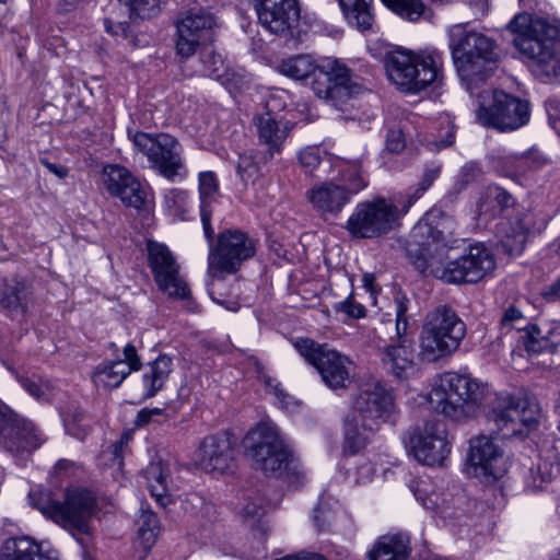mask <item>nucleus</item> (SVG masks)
Wrapping results in <instances>:
<instances>
[{
  "instance_id": "nucleus-1",
  "label": "nucleus",
  "mask_w": 560,
  "mask_h": 560,
  "mask_svg": "<svg viewBox=\"0 0 560 560\" xmlns=\"http://www.w3.org/2000/svg\"><path fill=\"white\" fill-rule=\"evenodd\" d=\"M455 221L439 208L431 209L410 233V244L421 262L418 268L445 283H476L495 268L493 255L482 244L470 246L460 257L448 260L453 248L448 236Z\"/></svg>"
},
{
  "instance_id": "nucleus-2",
  "label": "nucleus",
  "mask_w": 560,
  "mask_h": 560,
  "mask_svg": "<svg viewBox=\"0 0 560 560\" xmlns=\"http://www.w3.org/2000/svg\"><path fill=\"white\" fill-rule=\"evenodd\" d=\"M513 45L528 60L532 72L539 78L560 75V26L521 13L509 23Z\"/></svg>"
},
{
  "instance_id": "nucleus-3",
  "label": "nucleus",
  "mask_w": 560,
  "mask_h": 560,
  "mask_svg": "<svg viewBox=\"0 0 560 560\" xmlns=\"http://www.w3.org/2000/svg\"><path fill=\"white\" fill-rule=\"evenodd\" d=\"M450 46L458 74L470 94L493 74L499 63L494 39L477 31H468L465 24L453 25Z\"/></svg>"
},
{
  "instance_id": "nucleus-4",
  "label": "nucleus",
  "mask_w": 560,
  "mask_h": 560,
  "mask_svg": "<svg viewBox=\"0 0 560 560\" xmlns=\"http://www.w3.org/2000/svg\"><path fill=\"white\" fill-rule=\"evenodd\" d=\"M490 395L487 384L467 374L446 372L439 375L430 390L431 408L453 421L477 417Z\"/></svg>"
},
{
  "instance_id": "nucleus-5",
  "label": "nucleus",
  "mask_w": 560,
  "mask_h": 560,
  "mask_svg": "<svg viewBox=\"0 0 560 560\" xmlns=\"http://www.w3.org/2000/svg\"><path fill=\"white\" fill-rule=\"evenodd\" d=\"M392 409L393 397L384 386L376 383L363 388L354 397L351 412L345 420V452L353 455L364 448Z\"/></svg>"
},
{
  "instance_id": "nucleus-6",
  "label": "nucleus",
  "mask_w": 560,
  "mask_h": 560,
  "mask_svg": "<svg viewBox=\"0 0 560 560\" xmlns=\"http://www.w3.org/2000/svg\"><path fill=\"white\" fill-rule=\"evenodd\" d=\"M30 501L43 515L70 532L82 547L89 545V522L95 508V500L90 491L69 489L63 502L55 500L47 490L32 491Z\"/></svg>"
},
{
  "instance_id": "nucleus-7",
  "label": "nucleus",
  "mask_w": 560,
  "mask_h": 560,
  "mask_svg": "<svg viewBox=\"0 0 560 560\" xmlns=\"http://www.w3.org/2000/svg\"><path fill=\"white\" fill-rule=\"evenodd\" d=\"M384 63L389 81L405 93L417 94L442 79L443 60L435 50H392Z\"/></svg>"
},
{
  "instance_id": "nucleus-8",
  "label": "nucleus",
  "mask_w": 560,
  "mask_h": 560,
  "mask_svg": "<svg viewBox=\"0 0 560 560\" xmlns=\"http://www.w3.org/2000/svg\"><path fill=\"white\" fill-rule=\"evenodd\" d=\"M466 335V325L447 305H439L425 315L419 335V357L428 363L451 357Z\"/></svg>"
},
{
  "instance_id": "nucleus-9",
  "label": "nucleus",
  "mask_w": 560,
  "mask_h": 560,
  "mask_svg": "<svg viewBox=\"0 0 560 560\" xmlns=\"http://www.w3.org/2000/svg\"><path fill=\"white\" fill-rule=\"evenodd\" d=\"M247 439L250 441V457L256 469L276 478L299 475L298 460L269 418L261 419L250 429Z\"/></svg>"
},
{
  "instance_id": "nucleus-10",
  "label": "nucleus",
  "mask_w": 560,
  "mask_h": 560,
  "mask_svg": "<svg viewBox=\"0 0 560 560\" xmlns=\"http://www.w3.org/2000/svg\"><path fill=\"white\" fill-rule=\"evenodd\" d=\"M471 95L478 103L477 119L486 127L512 131L529 120L528 103L502 90L478 89Z\"/></svg>"
},
{
  "instance_id": "nucleus-11",
  "label": "nucleus",
  "mask_w": 560,
  "mask_h": 560,
  "mask_svg": "<svg viewBox=\"0 0 560 560\" xmlns=\"http://www.w3.org/2000/svg\"><path fill=\"white\" fill-rule=\"evenodd\" d=\"M540 409L535 398L526 394H506L495 398L488 418L503 438L522 435L533 430Z\"/></svg>"
},
{
  "instance_id": "nucleus-12",
  "label": "nucleus",
  "mask_w": 560,
  "mask_h": 560,
  "mask_svg": "<svg viewBox=\"0 0 560 560\" xmlns=\"http://www.w3.org/2000/svg\"><path fill=\"white\" fill-rule=\"evenodd\" d=\"M395 337L390 342L380 347V359L383 368L397 380H407L416 371L415 349L412 340L406 336L408 328L407 298H396Z\"/></svg>"
},
{
  "instance_id": "nucleus-13",
  "label": "nucleus",
  "mask_w": 560,
  "mask_h": 560,
  "mask_svg": "<svg viewBox=\"0 0 560 560\" xmlns=\"http://www.w3.org/2000/svg\"><path fill=\"white\" fill-rule=\"evenodd\" d=\"M132 143L135 150L147 156L150 166L165 178L175 179L186 175L183 148L173 136L163 132H137Z\"/></svg>"
},
{
  "instance_id": "nucleus-14",
  "label": "nucleus",
  "mask_w": 560,
  "mask_h": 560,
  "mask_svg": "<svg viewBox=\"0 0 560 560\" xmlns=\"http://www.w3.org/2000/svg\"><path fill=\"white\" fill-rule=\"evenodd\" d=\"M406 447L413 457L427 466H442L452 448V439L442 420L431 419L409 429Z\"/></svg>"
},
{
  "instance_id": "nucleus-15",
  "label": "nucleus",
  "mask_w": 560,
  "mask_h": 560,
  "mask_svg": "<svg viewBox=\"0 0 560 560\" xmlns=\"http://www.w3.org/2000/svg\"><path fill=\"white\" fill-rule=\"evenodd\" d=\"M294 347L307 362L316 368L329 388H346L350 383L352 362L348 357L307 338L298 339Z\"/></svg>"
},
{
  "instance_id": "nucleus-16",
  "label": "nucleus",
  "mask_w": 560,
  "mask_h": 560,
  "mask_svg": "<svg viewBox=\"0 0 560 560\" xmlns=\"http://www.w3.org/2000/svg\"><path fill=\"white\" fill-rule=\"evenodd\" d=\"M398 218L397 205L378 197L355 207L347 221V230L358 238L378 237L392 231Z\"/></svg>"
},
{
  "instance_id": "nucleus-17",
  "label": "nucleus",
  "mask_w": 560,
  "mask_h": 560,
  "mask_svg": "<svg viewBox=\"0 0 560 560\" xmlns=\"http://www.w3.org/2000/svg\"><path fill=\"white\" fill-rule=\"evenodd\" d=\"M43 443L42 432L0 400V448L23 458Z\"/></svg>"
},
{
  "instance_id": "nucleus-18",
  "label": "nucleus",
  "mask_w": 560,
  "mask_h": 560,
  "mask_svg": "<svg viewBox=\"0 0 560 560\" xmlns=\"http://www.w3.org/2000/svg\"><path fill=\"white\" fill-rule=\"evenodd\" d=\"M312 88L317 97L339 110L352 106L351 101L362 92V86L352 81L349 69L337 60H329L327 70H320Z\"/></svg>"
},
{
  "instance_id": "nucleus-19",
  "label": "nucleus",
  "mask_w": 560,
  "mask_h": 560,
  "mask_svg": "<svg viewBox=\"0 0 560 560\" xmlns=\"http://www.w3.org/2000/svg\"><path fill=\"white\" fill-rule=\"evenodd\" d=\"M342 179L348 186L335 183H323L307 191V198L313 207L324 214L337 215L350 201L353 194L362 190L366 183L360 173V164L357 161L349 163L342 171Z\"/></svg>"
},
{
  "instance_id": "nucleus-20",
  "label": "nucleus",
  "mask_w": 560,
  "mask_h": 560,
  "mask_svg": "<svg viewBox=\"0 0 560 560\" xmlns=\"http://www.w3.org/2000/svg\"><path fill=\"white\" fill-rule=\"evenodd\" d=\"M148 261L159 289L170 298L185 300L190 290L179 273V265L171 250L161 243L148 242Z\"/></svg>"
},
{
  "instance_id": "nucleus-21",
  "label": "nucleus",
  "mask_w": 560,
  "mask_h": 560,
  "mask_svg": "<svg viewBox=\"0 0 560 560\" xmlns=\"http://www.w3.org/2000/svg\"><path fill=\"white\" fill-rule=\"evenodd\" d=\"M215 24V16L197 3L183 9L176 23L177 54L185 58L194 55L201 39L206 38Z\"/></svg>"
},
{
  "instance_id": "nucleus-22",
  "label": "nucleus",
  "mask_w": 560,
  "mask_h": 560,
  "mask_svg": "<svg viewBox=\"0 0 560 560\" xmlns=\"http://www.w3.org/2000/svg\"><path fill=\"white\" fill-rule=\"evenodd\" d=\"M261 27L277 36H288L299 24V0H250Z\"/></svg>"
},
{
  "instance_id": "nucleus-23",
  "label": "nucleus",
  "mask_w": 560,
  "mask_h": 560,
  "mask_svg": "<svg viewBox=\"0 0 560 560\" xmlns=\"http://www.w3.org/2000/svg\"><path fill=\"white\" fill-rule=\"evenodd\" d=\"M468 460L474 475L488 481L502 478L509 469V460L502 448L487 435L470 440Z\"/></svg>"
},
{
  "instance_id": "nucleus-24",
  "label": "nucleus",
  "mask_w": 560,
  "mask_h": 560,
  "mask_svg": "<svg viewBox=\"0 0 560 560\" xmlns=\"http://www.w3.org/2000/svg\"><path fill=\"white\" fill-rule=\"evenodd\" d=\"M245 258V234L238 230H228L219 235L218 244L210 250L208 273L220 278L223 273L236 272Z\"/></svg>"
},
{
  "instance_id": "nucleus-25",
  "label": "nucleus",
  "mask_w": 560,
  "mask_h": 560,
  "mask_svg": "<svg viewBox=\"0 0 560 560\" xmlns=\"http://www.w3.org/2000/svg\"><path fill=\"white\" fill-rule=\"evenodd\" d=\"M236 443V436L230 431L205 438L199 447V465L207 471L223 474L231 470L235 465Z\"/></svg>"
},
{
  "instance_id": "nucleus-26",
  "label": "nucleus",
  "mask_w": 560,
  "mask_h": 560,
  "mask_svg": "<svg viewBox=\"0 0 560 560\" xmlns=\"http://www.w3.org/2000/svg\"><path fill=\"white\" fill-rule=\"evenodd\" d=\"M102 179L106 190L119 198L125 206L141 209L144 205L145 192L126 167L107 165L103 170Z\"/></svg>"
},
{
  "instance_id": "nucleus-27",
  "label": "nucleus",
  "mask_w": 560,
  "mask_h": 560,
  "mask_svg": "<svg viewBox=\"0 0 560 560\" xmlns=\"http://www.w3.org/2000/svg\"><path fill=\"white\" fill-rule=\"evenodd\" d=\"M0 560H59L55 550L43 551L28 536L10 537L0 547Z\"/></svg>"
},
{
  "instance_id": "nucleus-28",
  "label": "nucleus",
  "mask_w": 560,
  "mask_h": 560,
  "mask_svg": "<svg viewBox=\"0 0 560 560\" xmlns=\"http://www.w3.org/2000/svg\"><path fill=\"white\" fill-rule=\"evenodd\" d=\"M328 61L318 65L316 60L308 54H298L283 58L277 66L279 73L295 80L303 81L308 77H313V81L317 78L320 70H327Z\"/></svg>"
},
{
  "instance_id": "nucleus-29",
  "label": "nucleus",
  "mask_w": 560,
  "mask_h": 560,
  "mask_svg": "<svg viewBox=\"0 0 560 560\" xmlns=\"http://www.w3.org/2000/svg\"><path fill=\"white\" fill-rule=\"evenodd\" d=\"M528 228L521 218L501 221L497 225V237L509 255H518L525 248Z\"/></svg>"
},
{
  "instance_id": "nucleus-30",
  "label": "nucleus",
  "mask_w": 560,
  "mask_h": 560,
  "mask_svg": "<svg viewBox=\"0 0 560 560\" xmlns=\"http://www.w3.org/2000/svg\"><path fill=\"white\" fill-rule=\"evenodd\" d=\"M254 124L256 126L259 140L269 147V154L272 156L273 151H279L281 144L288 137V124L277 120L270 112L256 116L254 118Z\"/></svg>"
},
{
  "instance_id": "nucleus-31",
  "label": "nucleus",
  "mask_w": 560,
  "mask_h": 560,
  "mask_svg": "<svg viewBox=\"0 0 560 560\" xmlns=\"http://www.w3.org/2000/svg\"><path fill=\"white\" fill-rule=\"evenodd\" d=\"M31 300V287L22 280L12 279L0 288V308L10 313H25Z\"/></svg>"
},
{
  "instance_id": "nucleus-32",
  "label": "nucleus",
  "mask_w": 560,
  "mask_h": 560,
  "mask_svg": "<svg viewBox=\"0 0 560 560\" xmlns=\"http://www.w3.org/2000/svg\"><path fill=\"white\" fill-rule=\"evenodd\" d=\"M143 477L151 495L161 506H166L170 502L168 498V465L162 460L151 462L143 471Z\"/></svg>"
},
{
  "instance_id": "nucleus-33",
  "label": "nucleus",
  "mask_w": 560,
  "mask_h": 560,
  "mask_svg": "<svg viewBox=\"0 0 560 560\" xmlns=\"http://www.w3.org/2000/svg\"><path fill=\"white\" fill-rule=\"evenodd\" d=\"M173 370V360L166 354L159 355L147 365L143 374V384L148 392L147 397H153L161 390Z\"/></svg>"
},
{
  "instance_id": "nucleus-34",
  "label": "nucleus",
  "mask_w": 560,
  "mask_h": 560,
  "mask_svg": "<svg viewBox=\"0 0 560 560\" xmlns=\"http://www.w3.org/2000/svg\"><path fill=\"white\" fill-rule=\"evenodd\" d=\"M408 556V541L396 535L381 537L369 552L370 560H406Z\"/></svg>"
},
{
  "instance_id": "nucleus-35",
  "label": "nucleus",
  "mask_w": 560,
  "mask_h": 560,
  "mask_svg": "<svg viewBox=\"0 0 560 560\" xmlns=\"http://www.w3.org/2000/svg\"><path fill=\"white\" fill-rule=\"evenodd\" d=\"M373 0H341L339 5L349 21L359 30L365 31L372 27L374 14L372 11Z\"/></svg>"
},
{
  "instance_id": "nucleus-36",
  "label": "nucleus",
  "mask_w": 560,
  "mask_h": 560,
  "mask_svg": "<svg viewBox=\"0 0 560 560\" xmlns=\"http://www.w3.org/2000/svg\"><path fill=\"white\" fill-rule=\"evenodd\" d=\"M202 65H203V74L210 77L215 80H221L222 84L226 86L229 92L234 98L242 95L241 90L236 85L235 74H232V78H229L225 72H222L224 69V62L221 55L214 52L213 50H208L202 55Z\"/></svg>"
},
{
  "instance_id": "nucleus-37",
  "label": "nucleus",
  "mask_w": 560,
  "mask_h": 560,
  "mask_svg": "<svg viewBox=\"0 0 560 560\" xmlns=\"http://www.w3.org/2000/svg\"><path fill=\"white\" fill-rule=\"evenodd\" d=\"M560 474V464L546 458L540 459L529 469L525 486L530 491L544 490Z\"/></svg>"
},
{
  "instance_id": "nucleus-38",
  "label": "nucleus",
  "mask_w": 560,
  "mask_h": 560,
  "mask_svg": "<svg viewBox=\"0 0 560 560\" xmlns=\"http://www.w3.org/2000/svg\"><path fill=\"white\" fill-rule=\"evenodd\" d=\"M137 539L147 555L158 538V517L152 511L142 510L137 518Z\"/></svg>"
},
{
  "instance_id": "nucleus-39",
  "label": "nucleus",
  "mask_w": 560,
  "mask_h": 560,
  "mask_svg": "<svg viewBox=\"0 0 560 560\" xmlns=\"http://www.w3.org/2000/svg\"><path fill=\"white\" fill-rule=\"evenodd\" d=\"M130 373V368H128L124 361L115 360L100 368L96 377L97 381L103 382L105 386L116 388Z\"/></svg>"
},
{
  "instance_id": "nucleus-40",
  "label": "nucleus",
  "mask_w": 560,
  "mask_h": 560,
  "mask_svg": "<svg viewBox=\"0 0 560 560\" xmlns=\"http://www.w3.org/2000/svg\"><path fill=\"white\" fill-rule=\"evenodd\" d=\"M382 2L394 13L410 22L418 21L427 11L422 0H382Z\"/></svg>"
},
{
  "instance_id": "nucleus-41",
  "label": "nucleus",
  "mask_w": 560,
  "mask_h": 560,
  "mask_svg": "<svg viewBox=\"0 0 560 560\" xmlns=\"http://www.w3.org/2000/svg\"><path fill=\"white\" fill-rule=\"evenodd\" d=\"M247 365H252L254 368L256 377L258 378V381H260L264 384L266 393L275 395V397L281 404L288 405L285 399L290 398V397L284 393V390L281 388L280 384L266 373L265 368L257 360V358H255V357L247 358Z\"/></svg>"
},
{
  "instance_id": "nucleus-42",
  "label": "nucleus",
  "mask_w": 560,
  "mask_h": 560,
  "mask_svg": "<svg viewBox=\"0 0 560 560\" xmlns=\"http://www.w3.org/2000/svg\"><path fill=\"white\" fill-rule=\"evenodd\" d=\"M441 174L440 165H430L424 168L423 175L418 183L416 189L408 195L407 205L404 206V211L407 212L415 201L422 197V195L432 186L434 180Z\"/></svg>"
},
{
  "instance_id": "nucleus-43",
  "label": "nucleus",
  "mask_w": 560,
  "mask_h": 560,
  "mask_svg": "<svg viewBox=\"0 0 560 560\" xmlns=\"http://www.w3.org/2000/svg\"><path fill=\"white\" fill-rule=\"evenodd\" d=\"M218 192V180L212 172H203L199 175L200 208H210Z\"/></svg>"
},
{
  "instance_id": "nucleus-44",
  "label": "nucleus",
  "mask_w": 560,
  "mask_h": 560,
  "mask_svg": "<svg viewBox=\"0 0 560 560\" xmlns=\"http://www.w3.org/2000/svg\"><path fill=\"white\" fill-rule=\"evenodd\" d=\"M65 429L79 440H84L89 433L90 427L85 421L84 415L80 411L69 413L65 419Z\"/></svg>"
},
{
  "instance_id": "nucleus-45",
  "label": "nucleus",
  "mask_w": 560,
  "mask_h": 560,
  "mask_svg": "<svg viewBox=\"0 0 560 560\" xmlns=\"http://www.w3.org/2000/svg\"><path fill=\"white\" fill-rule=\"evenodd\" d=\"M119 2L129 9L131 15L147 19L155 13L160 0H119Z\"/></svg>"
},
{
  "instance_id": "nucleus-46",
  "label": "nucleus",
  "mask_w": 560,
  "mask_h": 560,
  "mask_svg": "<svg viewBox=\"0 0 560 560\" xmlns=\"http://www.w3.org/2000/svg\"><path fill=\"white\" fill-rule=\"evenodd\" d=\"M187 192L182 189H172L165 196L168 209L173 211L174 215L180 219H184V214L187 211Z\"/></svg>"
},
{
  "instance_id": "nucleus-47",
  "label": "nucleus",
  "mask_w": 560,
  "mask_h": 560,
  "mask_svg": "<svg viewBox=\"0 0 560 560\" xmlns=\"http://www.w3.org/2000/svg\"><path fill=\"white\" fill-rule=\"evenodd\" d=\"M415 495L425 509L433 511L441 510V495L436 492H429V489L425 485H420L415 491Z\"/></svg>"
},
{
  "instance_id": "nucleus-48",
  "label": "nucleus",
  "mask_w": 560,
  "mask_h": 560,
  "mask_svg": "<svg viewBox=\"0 0 560 560\" xmlns=\"http://www.w3.org/2000/svg\"><path fill=\"white\" fill-rule=\"evenodd\" d=\"M529 154H509L502 158V165L506 172L523 173L528 167Z\"/></svg>"
},
{
  "instance_id": "nucleus-49",
  "label": "nucleus",
  "mask_w": 560,
  "mask_h": 560,
  "mask_svg": "<svg viewBox=\"0 0 560 560\" xmlns=\"http://www.w3.org/2000/svg\"><path fill=\"white\" fill-rule=\"evenodd\" d=\"M524 324L525 318L522 312L514 306L506 308L501 318L502 328L505 329L515 328L521 330Z\"/></svg>"
},
{
  "instance_id": "nucleus-50",
  "label": "nucleus",
  "mask_w": 560,
  "mask_h": 560,
  "mask_svg": "<svg viewBox=\"0 0 560 560\" xmlns=\"http://www.w3.org/2000/svg\"><path fill=\"white\" fill-rule=\"evenodd\" d=\"M337 311H340L345 314H347L351 318H362L365 316V307L355 302L352 296H349L347 300L340 302L336 306Z\"/></svg>"
},
{
  "instance_id": "nucleus-51",
  "label": "nucleus",
  "mask_w": 560,
  "mask_h": 560,
  "mask_svg": "<svg viewBox=\"0 0 560 560\" xmlns=\"http://www.w3.org/2000/svg\"><path fill=\"white\" fill-rule=\"evenodd\" d=\"M299 160L307 173H312L320 163L319 150L307 148L300 152Z\"/></svg>"
},
{
  "instance_id": "nucleus-52",
  "label": "nucleus",
  "mask_w": 560,
  "mask_h": 560,
  "mask_svg": "<svg viewBox=\"0 0 560 560\" xmlns=\"http://www.w3.org/2000/svg\"><path fill=\"white\" fill-rule=\"evenodd\" d=\"M406 145L404 133L400 129H390L386 137V148L390 152H400Z\"/></svg>"
},
{
  "instance_id": "nucleus-53",
  "label": "nucleus",
  "mask_w": 560,
  "mask_h": 560,
  "mask_svg": "<svg viewBox=\"0 0 560 560\" xmlns=\"http://www.w3.org/2000/svg\"><path fill=\"white\" fill-rule=\"evenodd\" d=\"M130 371H139L141 369V360L138 355L137 348L132 343H128L124 348V360Z\"/></svg>"
},
{
  "instance_id": "nucleus-54",
  "label": "nucleus",
  "mask_w": 560,
  "mask_h": 560,
  "mask_svg": "<svg viewBox=\"0 0 560 560\" xmlns=\"http://www.w3.org/2000/svg\"><path fill=\"white\" fill-rule=\"evenodd\" d=\"M104 26L107 33L114 36H121L122 38H128L129 25L127 22L114 23L110 19H105Z\"/></svg>"
},
{
  "instance_id": "nucleus-55",
  "label": "nucleus",
  "mask_w": 560,
  "mask_h": 560,
  "mask_svg": "<svg viewBox=\"0 0 560 560\" xmlns=\"http://www.w3.org/2000/svg\"><path fill=\"white\" fill-rule=\"evenodd\" d=\"M129 441V436L127 434H124L119 441H117L115 444H113L109 447V454L112 455V460L114 465L121 466L122 465V455L121 450L125 445H127Z\"/></svg>"
},
{
  "instance_id": "nucleus-56",
  "label": "nucleus",
  "mask_w": 560,
  "mask_h": 560,
  "mask_svg": "<svg viewBox=\"0 0 560 560\" xmlns=\"http://www.w3.org/2000/svg\"><path fill=\"white\" fill-rule=\"evenodd\" d=\"M249 515L253 517V529H255L258 535L265 536V528L261 524V517L265 515V509L262 506H258L255 512H249L247 510V523L249 522Z\"/></svg>"
},
{
  "instance_id": "nucleus-57",
  "label": "nucleus",
  "mask_w": 560,
  "mask_h": 560,
  "mask_svg": "<svg viewBox=\"0 0 560 560\" xmlns=\"http://www.w3.org/2000/svg\"><path fill=\"white\" fill-rule=\"evenodd\" d=\"M200 215H201V222L203 225L205 235H206L207 240L209 242H211L213 238V235H214V231L211 226V210H210V208H205V206H202L200 208Z\"/></svg>"
},
{
  "instance_id": "nucleus-58",
  "label": "nucleus",
  "mask_w": 560,
  "mask_h": 560,
  "mask_svg": "<svg viewBox=\"0 0 560 560\" xmlns=\"http://www.w3.org/2000/svg\"><path fill=\"white\" fill-rule=\"evenodd\" d=\"M19 382L22 387L27 390L32 396L38 398L42 395V388L38 382L27 376H20Z\"/></svg>"
},
{
  "instance_id": "nucleus-59",
  "label": "nucleus",
  "mask_w": 560,
  "mask_h": 560,
  "mask_svg": "<svg viewBox=\"0 0 560 560\" xmlns=\"http://www.w3.org/2000/svg\"><path fill=\"white\" fill-rule=\"evenodd\" d=\"M480 175V168L476 163H467L462 168V176L465 179V183H469L476 179Z\"/></svg>"
},
{
  "instance_id": "nucleus-60",
  "label": "nucleus",
  "mask_w": 560,
  "mask_h": 560,
  "mask_svg": "<svg viewBox=\"0 0 560 560\" xmlns=\"http://www.w3.org/2000/svg\"><path fill=\"white\" fill-rule=\"evenodd\" d=\"M162 410L159 408L154 409H142L138 412L137 416V424L144 425L148 424L154 416L161 415Z\"/></svg>"
},
{
  "instance_id": "nucleus-61",
  "label": "nucleus",
  "mask_w": 560,
  "mask_h": 560,
  "mask_svg": "<svg viewBox=\"0 0 560 560\" xmlns=\"http://www.w3.org/2000/svg\"><path fill=\"white\" fill-rule=\"evenodd\" d=\"M469 5L476 16H483L488 12V0H469Z\"/></svg>"
},
{
  "instance_id": "nucleus-62",
  "label": "nucleus",
  "mask_w": 560,
  "mask_h": 560,
  "mask_svg": "<svg viewBox=\"0 0 560 560\" xmlns=\"http://www.w3.org/2000/svg\"><path fill=\"white\" fill-rule=\"evenodd\" d=\"M549 302L560 301V278L544 293Z\"/></svg>"
},
{
  "instance_id": "nucleus-63",
  "label": "nucleus",
  "mask_w": 560,
  "mask_h": 560,
  "mask_svg": "<svg viewBox=\"0 0 560 560\" xmlns=\"http://www.w3.org/2000/svg\"><path fill=\"white\" fill-rule=\"evenodd\" d=\"M494 194H495V200L498 201V203L502 207H508L512 197L509 192L504 191V190H501L499 188H495L494 189Z\"/></svg>"
},
{
  "instance_id": "nucleus-64",
  "label": "nucleus",
  "mask_w": 560,
  "mask_h": 560,
  "mask_svg": "<svg viewBox=\"0 0 560 560\" xmlns=\"http://www.w3.org/2000/svg\"><path fill=\"white\" fill-rule=\"evenodd\" d=\"M43 164L59 178H63L67 176V168L60 165H56L54 163H49L47 161H43Z\"/></svg>"
}]
</instances>
